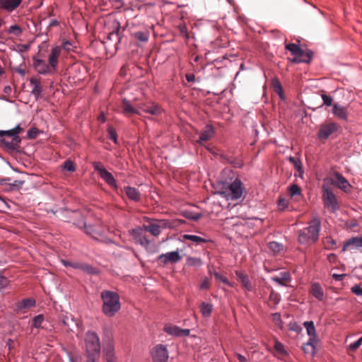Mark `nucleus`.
Wrapping results in <instances>:
<instances>
[{"mask_svg": "<svg viewBox=\"0 0 362 362\" xmlns=\"http://www.w3.org/2000/svg\"><path fill=\"white\" fill-rule=\"evenodd\" d=\"M44 320L45 318L43 315H37L33 317L32 326L35 328H40L42 327V324L44 322Z\"/></svg>", "mask_w": 362, "mask_h": 362, "instance_id": "obj_42", "label": "nucleus"}, {"mask_svg": "<svg viewBox=\"0 0 362 362\" xmlns=\"http://www.w3.org/2000/svg\"><path fill=\"white\" fill-rule=\"evenodd\" d=\"M325 244L329 245V247L326 246L327 250H333V249H336V247H337L336 240L329 236L326 237V238H325Z\"/></svg>", "mask_w": 362, "mask_h": 362, "instance_id": "obj_53", "label": "nucleus"}, {"mask_svg": "<svg viewBox=\"0 0 362 362\" xmlns=\"http://www.w3.org/2000/svg\"><path fill=\"white\" fill-rule=\"evenodd\" d=\"M219 184L221 185V187L220 190L217 192V194L226 198L227 200L235 201L242 197L244 187L240 179L235 178L229 184L226 182H221Z\"/></svg>", "mask_w": 362, "mask_h": 362, "instance_id": "obj_4", "label": "nucleus"}, {"mask_svg": "<svg viewBox=\"0 0 362 362\" xmlns=\"http://www.w3.org/2000/svg\"><path fill=\"white\" fill-rule=\"evenodd\" d=\"M108 138L112 140L115 144L118 143L117 134L115 129L112 126H109L107 128Z\"/></svg>", "mask_w": 362, "mask_h": 362, "instance_id": "obj_43", "label": "nucleus"}, {"mask_svg": "<svg viewBox=\"0 0 362 362\" xmlns=\"http://www.w3.org/2000/svg\"><path fill=\"white\" fill-rule=\"evenodd\" d=\"M322 99L323 100V105L326 106H331L332 104L333 99L331 96L327 94L321 95Z\"/></svg>", "mask_w": 362, "mask_h": 362, "instance_id": "obj_58", "label": "nucleus"}, {"mask_svg": "<svg viewBox=\"0 0 362 362\" xmlns=\"http://www.w3.org/2000/svg\"><path fill=\"white\" fill-rule=\"evenodd\" d=\"M103 351L106 362H117L115 342L110 335L105 334L103 338Z\"/></svg>", "mask_w": 362, "mask_h": 362, "instance_id": "obj_8", "label": "nucleus"}, {"mask_svg": "<svg viewBox=\"0 0 362 362\" xmlns=\"http://www.w3.org/2000/svg\"><path fill=\"white\" fill-rule=\"evenodd\" d=\"M63 168L64 170H66L69 172H74L76 170L74 164L71 160H66L64 163Z\"/></svg>", "mask_w": 362, "mask_h": 362, "instance_id": "obj_54", "label": "nucleus"}, {"mask_svg": "<svg viewBox=\"0 0 362 362\" xmlns=\"http://www.w3.org/2000/svg\"><path fill=\"white\" fill-rule=\"evenodd\" d=\"M186 264L189 267H199L202 265V261L199 257H188L186 259Z\"/></svg>", "mask_w": 362, "mask_h": 362, "instance_id": "obj_36", "label": "nucleus"}, {"mask_svg": "<svg viewBox=\"0 0 362 362\" xmlns=\"http://www.w3.org/2000/svg\"><path fill=\"white\" fill-rule=\"evenodd\" d=\"M303 326L305 327L307 334L309 337L317 336L316 334L315 327L313 321L304 322Z\"/></svg>", "mask_w": 362, "mask_h": 362, "instance_id": "obj_35", "label": "nucleus"}, {"mask_svg": "<svg viewBox=\"0 0 362 362\" xmlns=\"http://www.w3.org/2000/svg\"><path fill=\"white\" fill-rule=\"evenodd\" d=\"M236 276L238 279L240 281L243 287H244L247 291H252V286L248 276L241 272L236 271L235 272Z\"/></svg>", "mask_w": 362, "mask_h": 362, "instance_id": "obj_27", "label": "nucleus"}, {"mask_svg": "<svg viewBox=\"0 0 362 362\" xmlns=\"http://www.w3.org/2000/svg\"><path fill=\"white\" fill-rule=\"evenodd\" d=\"M184 216L189 220L197 221L201 218L202 214L200 213H194L192 211H186L184 212Z\"/></svg>", "mask_w": 362, "mask_h": 362, "instance_id": "obj_41", "label": "nucleus"}, {"mask_svg": "<svg viewBox=\"0 0 362 362\" xmlns=\"http://www.w3.org/2000/svg\"><path fill=\"white\" fill-rule=\"evenodd\" d=\"M180 32L181 35L185 37V39L189 38V35L188 33L187 28L186 25H180Z\"/></svg>", "mask_w": 362, "mask_h": 362, "instance_id": "obj_63", "label": "nucleus"}, {"mask_svg": "<svg viewBox=\"0 0 362 362\" xmlns=\"http://www.w3.org/2000/svg\"><path fill=\"white\" fill-rule=\"evenodd\" d=\"M272 86L274 92L279 95L280 98L284 99V90L281 83L278 80L272 82Z\"/></svg>", "mask_w": 362, "mask_h": 362, "instance_id": "obj_38", "label": "nucleus"}, {"mask_svg": "<svg viewBox=\"0 0 362 362\" xmlns=\"http://www.w3.org/2000/svg\"><path fill=\"white\" fill-rule=\"evenodd\" d=\"M322 192L325 207L328 209L330 212L335 213L339 209L340 206L332 190L328 186L323 185Z\"/></svg>", "mask_w": 362, "mask_h": 362, "instance_id": "obj_6", "label": "nucleus"}, {"mask_svg": "<svg viewBox=\"0 0 362 362\" xmlns=\"http://www.w3.org/2000/svg\"><path fill=\"white\" fill-rule=\"evenodd\" d=\"M21 143V138L20 136H13L11 141L7 140L6 138H0V146L5 151L10 153H20V144Z\"/></svg>", "mask_w": 362, "mask_h": 362, "instance_id": "obj_11", "label": "nucleus"}, {"mask_svg": "<svg viewBox=\"0 0 362 362\" xmlns=\"http://www.w3.org/2000/svg\"><path fill=\"white\" fill-rule=\"evenodd\" d=\"M92 166L95 171H96L100 177L110 187L115 189L117 188V184L115 178L111 173H110L104 166V165L99 161H93Z\"/></svg>", "mask_w": 362, "mask_h": 362, "instance_id": "obj_7", "label": "nucleus"}, {"mask_svg": "<svg viewBox=\"0 0 362 362\" xmlns=\"http://www.w3.org/2000/svg\"><path fill=\"white\" fill-rule=\"evenodd\" d=\"M288 329L289 330L296 332L297 334L300 333L303 330L301 325L297 322H291L288 324Z\"/></svg>", "mask_w": 362, "mask_h": 362, "instance_id": "obj_47", "label": "nucleus"}, {"mask_svg": "<svg viewBox=\"0 0 362 362\" xmlns=\"http://www.w3.org/2000/svg\"><path fill=\"white\" fill-rule=\"evenodd\" d=\"M132 233L135 235L136 243L142 247L147 248L150 244V240L146 236L142 235V228L139 227L132 230Z\"/></svg>", "mask_w": 362, "mask_h": 362, "instance_id": "obj_22", "label": "nucleus"}, {"mask_svg": "<svg viewBox=\"0 0 362 362\" xmlns=\"http://www.w3.org/2000/svg\"><path fill=\"white\" fill-rule=\"evenodd\" d=\"M230 164H231L235 168H239L243 166V162L242 161V160L235 157H233Z\"/></svg>", "mask_w": 362, "mask_h": 362, "instance_id": "obj_60", "label": "nucleus"}, {"mask_svg": "<svg viewBox=\"0 0 362 362\" xmlns=\"http://www.w3.org/2000/svg\"><path fill=\"white\" fill-rule=\"evenodd\" d=\"M83 229L87 235H93V234H98L93 225H87L86 223V226H84Z\"/></svg>", "mask_w": 362, "mask_h": 362, "instance_id": "obj_55", "label": "nucleus"}, {"mask_svg": "<svg viewBox=\"0 0 362 362\" xmlns=\"http://www.w3.org/2000/svg\"><path fill=\"white\" fill-rule=\"evenodd\" d=\"M319 341L317 336L309 337L308 341L306 342L307 346H310L312 348V356H314L316 353V346Z\"/></svg>", "mask_w": 362, "mask_h": 362, "instance_id": "obj_39", "label": "nucleus"}, {"mask_svg": "<svg viewBox=\"0 0 362 362\" xmlns=\"http://www.w3.org/2000/svg\"><path fill=\"white\" fill-rule=\"evenodd\" d=\"M21 2L22 0H3L0 8L4 9L8 12H12L20 6Z\"/></svg>", "mask_w": 362, "mask_h": 362, "instance_id": "obj_28", "label": "nucleus"}, {"mask_svg": "<svg viewBox=\"0 0 362 362\" xmlns=\"http://www.w3.org/2000/svg\"><path fill=\"white\" fill-rule=\"evenodd\" d=\"M85 356L84 362H97L100 356L101 344L98 334L92 330H88L84 336Z\"/></svg>", "mask_w": 362, "mask_h": 362, "instance_id": "obj_1", "label": "nucleus"}, {"mask_svg": "<svg viewBox=\"0 0 362 362\" xmlns=\"http://www.w3.org/2000/svg\"><path fill=\"white\" fill-rule=\"evenodd\" d=\"M42 92V87L41 85H36L33 87L31 93L35 96V100H38L40 98L41 93Z\"/></svg>", "mask_w": 362, "mask_h": 362, "instance_id": "obj_51", "label": "nucleus"}, {"mask_svg": "<svg viewBox=\"0 0 362 362\" xmlns=\"http://www.w3.org/2000/svg\"><path fill=\"white\" fill-rule=\"evenodd\" d=\"M8 32V33H12L15 36L18 37L22 34L23 30L19 25H13L9 27Z\"/></svg>", "mask_w": 362, "mask_h": 362, "instance_id": "obj_45", "label": "nucleus"}, {"mask_svg": "<svg viewBox=\"0 0 362 362\" xmlns=\"http://www.w3.org/2000/svg\"><path fill=\"white\" fill-rule=\"evenodd\" d=\"M332 112L337 117L345 121L348 120V111L346 107L338 103H334L332 106Z\"/></svg>", "mask_w": 362, "mask_h": 362, "instance_id": "obj_23", "label": "nucleus"}, {"mask_svg": "<svg viewBox=\"0 0 362 362\" xmlns=\"http://www.w3.org/2000/svg\"><path fill=\"white\" fill-rule=\"evenodd\" d=\"M122 112L124 115L131 114V115H141L140 110L138 107H134L132 105L129 100L127 98H124L122 103Z\"/></svg>", "mask_w": 362, "mask_h": 362, "instance_id": "obj_24", "label": "nucleus"}, {"mask_svg": "<svg viewBox=\"0 0 362 362\" xmlns=\"http://www.w3.org/2000/svg\"><path fill=\"white\" fill-rule=\"evenodd\" d=\"M182 237L185 240L192 241L194 243H196L197 245L200 244V243H206L211 242V240L210 239L203 238L200 236L195 235L185 234V235H183Z\"/></svg>", "mask_w": 362, "mask_h": 362, "instance_id": "obj_32", "label": "nucleus"}, {"mask_svg": "<svg viewBox=\"0 0 362 362\" xmlns=\"http://www.w3.org/2000/svg\"><path fill=\"white\" fill-rule=\"evenodd\" d=\"M163 330L168 334L175 337H187L190 334L189 329H182L172 324H166L164 326Z\"/></svg>", "mask_w": 362, "mask_h": 362, "instance_id": "obj_14", "label": "nucleus"}, {"mask_svg": "<svg viewBox=\"0 0 362 362\" xmlns=\"http://www.w3.org/2000/svg\"><path fill=\"white\" fill-rule=\"evenodd\" d=\"M295 168L300 173V176L302 177L303 174V165L300 160H298L296 163L293 164Z\"/></svg>", "mask_w": 362, "mask_h": 362, "instance_id": "obj_62", "label": "nucleus"}, {"mask_svg": "<svg viewBox=\"0 0 362 362\" xmlns=\"http://www.w3.org/2000/svg\"><path fill=\"white\" fill-rule=\"evenodd\" d=\"M40 133L39 129L37 127H32L27 132V136L30 139H35Z\"/></svg>", "mask_w": 362, "mask_h": 362, "instance_id": "obj_50", "label": "nucleus"}, {"mask_svg": "<svg viewBox=\"0 0 362 362\" xmlns=\"http://www.w3.org/2000/svg\"><path fill=\"white\" fill-rule=\"evenodd\" d=\"M285 48L286 49L288 50L292 55L294 56L293 59H292L291 61L295 64H310L314 56L313 51L309 49L304 50L296 43L286 44Z\"/></svg>", "mask_w": 362, "mask_h": 362, "instance_id": "obj_5", "label": "nucleus"}, {"mask_svg": "<svg viewBox=\"0 0 362 362\" xmlns=\"http://www.w3.org/2000/svg\"><path fill=\"white\" fill-rule=\"evenodd\" d=\"M334 175L336 181L333 182V184L345 192H349L351 188V185L349 181L339 173L337 172Z\"/></svg>", "mask_w": 362, "mask_h": 362, "instance_id": "obj_20", "label": "nucleus"}, {"mask_svg": "<svg viewBox=\"0 0 362 362\" xmlns=\"http://www.w3.org/2000/svg\"><path fill=\"white\" fill-rule=\"evenodd\" d=\"M64 212L67 215L68 218L64 220V221L72 223L75 227L79 229H83L84 226H86L85 218L79 211H70L65 209Z\"/></svg>", "mask_w": 362, "mask_h": 362, "instance_id": "obj_10", "label": "nucleus"}, {"mask_svg": "<svg viewBox=\"0 0 362 362\" xmlns=\"http://www.w3.org/2000/svg\"><path fill=\"white\" fill-rule=\"evenodd\" d=\"M120 24L119 22L116 23L115 26L112 32L107 36V40L111 41H116L117 43L120 42L121 37L119 36Z\"/></svg>", "mask_w": 362, "mask_h": 362, "instance_id": "obj_31", "label": "nucleus"}, {"mask_svg": "<svg viewBox=\"0 0 362 362\" xmlns=\"http://www.w3.org/2000/svg\"><path fill=\"white\" fill-rule=\"evenodd\" d=\"M25 180H17L13 181L12 183L9 184V190H18L21 189L22 186L24 185Z\"/></svg>", "mask_w": 362, "mask_h": 362, "instance_id": "obj_44", "label": "nucleus"}, {"mask_svg": "<svg viewBox=\"0 0 362 362\" xmlns=\"http://www.w3.org/2000/svg\"><path fill=\"white\" fill-rule=\"evenodd\" d=\"M278 209L281 211H285L288 206V202L286 199L281 197L277 202Z\"/></svg>", "mask_w": 362, "mask_h": 362, "instance_id": "obj_48", "label": "nucleus"}, {"mask_svg": "<svg viewBox=\"0 0 362 362\" xmlns=\"http://www.w3.org/2000/svg\"><path fill=\"white\" fill-rule=\"evenodd\" d=\"M362 344V337L361 338H359L357 341L353 342V343H351L349 345V349L350 351H356L357 349L359 348V346Z\"/></svg>", "mask_w": 362, "mask_h": 362, "instance_id": "obj_56", "label": "nucleus"}, {"mask_svg": "<svg viewBox=\"0 0 362 362\" xmlns=\"http://www.w3.org/2000/svg\"><path fill=\"white\" fill-rule=\"evenodd\" d=\"M33 66L41 75L47 76L54 73L49 64H47L43 59H38L35 56L33 57Z\"/></svg>", "mask_w": 362, "mask_h": 362, "instance_id": "obj_12", "label": "nucleus"}, {"mask_svg": "<svg viewBox=\"0 0 362 362\" xmlns=\"http://www.w3.org/2000/svg\"><path fill=\"white\" fill-rule=\"evenodd\" d=\"M215 134V128L211 124H208L201 131L199 139L197 141V142L199 144H202L204 141H207L212 139Z\"/></svg>", "mask_w": 362, "mask_h": 362, "instance_id": "obj_19", "label": "nucleus"}, {"mask_svg": "<svg viewBox=\"0 0 362 362\" xmlns=\"http://www.w3.org/2000/svg\"><path fill=\"white\" fill-rule=\"evenodd\" d=\"M310 293L318 300L322 301L324 299V291L320 284L313 283L311 285Z\"/></svg>", "mask_w": 362, "mask_h": 362, "instance_id": "obj_29", "label": "nucleus"}, {"mask_svg": "<svg viewBox=\"0 0 362 362\" xmlns=\"http://www.w3.org/2000/svg\"><path fill=\"white\" fill-rule=\"evenodd\" d=\"M81 270L84 273L90 275H98L100 272L97 267H94L92 265L85 262L82 263Z\"/></svg>", "mask_w": 362, "mask_h": 362, "instance_id": "obj_34", "label": "nucleus"}, {"mask_svg": "<svg viewBox=\"0 0 362 362\" xmlns=\"http://www.w3.org/2000/svg\"><path fill=\"white\" fill-rule=\"evenodd\" d=\"M134 37L139 41L146 42L148 40L149 34L148 32L137 31L134 33Z\"/></svg>", "mask_w": 362, "mask_h": 362, "instance_id": "obj_40", "label": "nucleus"}, {"mask_svg": "<svg viewBox=\"0 0 362 362\" xmlns=\"http://www.w3.org/2000/svg\"><path fill=\"white\" fill-rule=\"evenodd\" d=\"M213 311V305L209 303L202 302L200 305V312L205 317H209Z\"/></svg>", "mask_w": 362, "mask_h": 362, "instance_id": "obj_33", "label": "nucleus"}, {"mask_svg": "<svg viewBox=\"0 0 362 362\" xmlns=\"http://www.w3.org/2000/svg\"><path fill=\"white\" fill-rule=\"evenodd\" d=\"M339 128V124L335 122L322 124L318 131L317 136L320 140H326L330 135L336 132Z\"/></svg>", "mask_w": 362, "mask_h": 362, "instance_id": "obj_13", "label": "nucleus"}, {"mask_svg": "<svg viewBox=\"0 0 362 362\" xmlns=\"http://www.w3.org/2000/svg\"><path fill=\"white\" fill-rule=\"evenodd\" d=\"M346 276V274H332V278L335 280V281H343L344 278Z\"/></svg>", "mask_w": 362, "mask_h": 362, "instance_id": "obj_64", "label": "nucleus"}, {"mask_svg": "<svg viewBox=\"0 0 362 362\" xmlns=\"http://www.w3.org/2000/svg\"><path fill=\"white\" fill-rule=\"evenodd\" d=\"M35 304L36 301L34 298H24L16 304V310L17 311H20L23 309H29L30 308L35 307Z\"/></svg>", "mask_w": 362, "mask_h": 362, "instance_id": "obj_25", "label": "nucleus"}, {"mask_svg": "<svg viewBox=\"0 0 362 362\" xmlns=\"http://www.w3.org/2000/svg\"><path fill=\"white\" fill-rule=\"evenodd\" d=\"M272 281L277 283L279 285L281 286H286V284L284 281H290L291 276L290 274L287 272H282L279 274V276H272Z\"/></svg>", "mask_w": 362, "mask_h": 362, "instance_id": "obj_30", "label": "nucleus"}, {"mask_svg": "<svg viewBox=\"0 0 362 362\" xmlns=\"http://www.w3.org/2000/svg\"><path fill=\"white\" fill-rule=\"evenodd\" d=\"M321 230V221L318 217H314L309 221L308 226L298 231V240L301 245L316 243Z\"/></svg>", "mask_w": 362, "mask_h": 362, "instance_id": "obj_3", "label": "nucleus"}, {"mask_svg": "<svg viewBox=\"0 0 362 362\" xmlns=\"http://www.w3.org/2000/svg\"><path fill=\"white\" fill-rule=\"evenodd\" d=\"M139 108L140 110L154 116L160 115L163 111L162 107L154 102L140 104Z\"/></svg>", "mask_w": 362, "mask_h": 362, "instance_id": "obj_16", "label": "nucleus"}, {"mask_svg": "<svg viewBox=\"0 0 362 362\" xmlns=\"http://www.w3.org/2000/svg\"><path fill=\"white\" fill-rule=\"evenodd\" d=\"M269 248L274 252H278L281 251L283 248V245L281 243H279L276 241H272L269 243Z\"/></svg>", "mask_w": 362, "mask_h": 362, "instance_id": "obj_52", "label": "nucleus"}, {"mask_svg": "<svg viewBox=\"0 0 362 362\" xmlns=\"http://www.w3.org/2000/svg\"><path fill=\"white\" fill-rule=\"evenodd\" d=\"M124 192L127 197L134 202H139L141 199L140 192L135 187L126 186L124 187Z\"/></svg>", "mask_w": 362, "mask_h": 362, "instance_id": "obj_26", "label": "nucleus"}, {"mask_svg": "<svg viewBox=\"0 0 362 362\" xmlns=\"http://www.w3.org/2000/svg\"><path fill=\"white\" fill-rule=\"evenodd\" d=\"M150 356L153 362H167L169 358L167 345L163 344L155 345L150 351Z\"/></svg>", "mask_w": 362, "mask_h": 362, "instance_id": "obj_9", "label": "nucleus"}, {"mask_svg": "<svg viewBox=\"0 0 362 362\" xmlns=\"http://www.w3.org/2000/svg\"><path fill=\"white\" fill-rule=\"evenodd\" d=\"M274 349L282 355H287L288 352L286 351L284 345L279 341H276L274 343Z\"/></svg>", "mask_w": 362, "mask_h": 362, "instance_id": "obj_49", "label": "nucleus"}, {"mask_svg": "<svg viewBox=\"0 0 362 362\" xmlns=\"http://www.w3.org/2000/svg\"><path fill=\"white\" fill-rule=\"evenodd\" d=\"M209 273L210 274H213L217 281H221V282L223 283L224 284H226V285H228L229 286H232V284L229 281V280L226 276L221 275L218 272H215V271L212 272L211 269H209Z\"/></svg>", "mask_w": 362, "mask_h": 362, "instance_id": "obj_37", "label": "nucleus"}, {"mask_svg": "<svg viewBox=\"0 0 362 362\" xmlns=\"http://www.w3.org/2000/svg\"><path fill=\"white\" fill-rule=\"evenodd\" d=\"M9 284V280L0 273V291L5 288Z\"/></svg>", "mask_w": 362, "mask_h": 362, "instance_id": "obj_59", "label": "nucleus"}, {"mask_svg": "<svg viewBox=\"0 0 362 362\" xmlns=\"http://www.w3.org/2000/svg\"><path fill=\"white\" fill-rule=\"evenodd\" d=\"M161 223L163 227H167L165 220H155L154 223H150L149 225H144L143 229L145 231L149 232L153 236H158L160 233Z\"/></svg>", "mask_w": 362, "mask_h": 362, "instance_id": "obj_18", "label": "nucleus"}, {"mask_svg": "<svg viewBox=\"0 0 362 362\" xmlns=\"http://www.w3.org/2000/svg\"><path fill=\"white\" fill-rule=\"evenodd\" d=\"M288 192L291 195V197H294L296 195H300L301 194V189L300 187L296 184L292 185L288 188Z\"/></svg>", "mask_w": 362, "mask_h": 362, "instance_id": "obj_46", "label": "nucleus"}, {"mask_svg": "<svg viewBox=\"0 0 362 362\" xmlns=\"http://www.w3.org/2000/svg\"><path fill=\"white\" fill-rule=\"evenodd\" d=\"M103 301L102 312L108 317L115 316L121 309L119 295L113 291L104 290L100 293Z\"/></svg>", "mask_w": 362, "mask_h": 362, "instance_id": "obj_2", "label": "nucleus"}, {"mask_svg": "<svg viewBox=\"0 0 362 362\" xmlns=\"http://www.w3.org/2000/svg\"><path fill=\"white\" fill-rule=\"evenodd\" d=\"M272 320L273 321L278 325L281 329H282V320L280 313H275L272 314Z\"/></svg>", "mask_w": 362, "mask_h": 362, "instance_id": "obj_57", "label": "nucleus"}, {"mask_svg": "<svg viewBox=\"0 0 362 362\" xmlns=\"http://www.w3.org/2000/svg\"><path fill=\"white\" fill-rule=\"evenodd\" d=\"M181 256L179 252L172 251L170 252L163 253L160 255L158 259L163 264H168V263L175 264L181 259Z\"/></svg>", "mask_w": 362, "mask_h": 362, "instance_id": "obj_15", "label": "nucleus"}, {"mask_svg": "<svg viewBox=\"0 0 362 362\" xmlns=\"http://www.w3.org/2000/svg\"><path fill=\"white\" fill-rule=\"evenodd\" d=\"M347 250H362V238L353 237L344 242L341 252H345Z\"/></svg>", "mask_w": 362, "mask_h": 362, "instance_id": "obj_17", "label": "nucleus"}, {"mask_svg": "<svg viewBox=\"0 0 362 362\" xmlns=\"http://www.w3.org/2000/svg\"><path fill=\"white\" fill-rule=\"evenodd\" d=\"M351 291L356 296H362V288L358 284L353 286L351 288Z\"/></svg>", "mask_w": 362, "mask_h": 362, "instance_id": "obj_61", "label": "nucleus"}, {"mask_svg": "<svg viewBox=\"0 0 362 362\" xmlns=\"http://www.w3.org/2000/svg\"><path fill=\"white\" fill-rule=\"evenodd\" d=\"M62 47L59 46H56L53 47L51 50V53L49 56L48 62L51 66V68L53 69L54 72L57 70V64H58V58L61 54Z\"/></svg>", "mask_w": 362, "mask_h": 362, "instance_id": "obj_21", "label": "nucleus"}]
</instances>
